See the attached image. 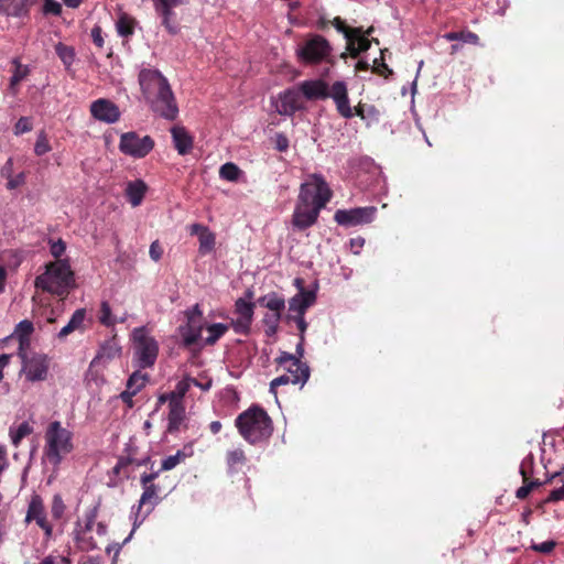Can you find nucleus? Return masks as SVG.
Here are the masks:
<instances>
[{"mask_svg": "<svg viewBox=\"0 0 564 564\" xmlns=\"http://www.w3.org/2000/svg\"><path fill=\"white\" fill-rule=\"evenodd\" d=\"M141 91L154 112L166 120H175L178 107L167 79L158 69L143 68L139 73Z\"/></svg>", "mask_w": 564, "mask_h": 564, "instance_id": "obj_1", "label": "nucleus"}, {"mask_svg": "<svg viewBox=\"0 0 564 564\" xmlns=\"http://www.w3.org/2000/svg\"><path fill=\"white\" fill-rule=\"evenodd\" d=\"M235 424L240 435L252 445L269 440L273 432L271 417L259 405H251L241 412L236 417Z\"/></svg>", "mask_w": 564, "mask_h": 564, "instance_id": "obj_2", "label": "nucleus"}, {"mask_svg": "<svg viewBox=\"0 0 564 564\" xmlns=\"http://www.w3.org/2000/svg\"><path fill=\"white\" fill-rule=\"evenodd\" d=\"M300 91L308 100L326 99L330 97L336 105L338 113L343 118H352L347 86L344 82H335L329 89L328 85L322 79L304 80L300 84Z\"/></svg>", "mask_w": 564, "mask_h": 564, "instance_id": "obj_3", "label": "nucleus"}, {"mask_svg": "<svg viewBox=\"0 0 564 564\" xmlns=\"http://www.w3.org/2000/svg\"><path fill=\"white\" fill-rule=\"evenodd\" d=\"M74 284V273L66 261L51 262L46 271L35 278L34 285L43 292L65 299Z\"/></svg>", "mask_w": 564, "mask_h": 564, "instance_id": "obj_4", "label": "nucleus"}, {"mask_svg": "<svg viewBox=\"0 0 564 564\" xmlns=\"http://www.w3.org/2000/svg\"><path fill=\"white\" fill-rule=\"evenodd\" d=\"M44 453L51 465L58 467L64 457L74 449L73 433L63 427L59 421H53L45 431Z\"/></svg>", "mask_w": 564, "mask_h": 564, "instance_id": "obj_5", "label": "nucleus"}, {"mask_svg": "<svg viewBox=\"0 0 564 564\" xmlns=\"http://www.w3.org/2000/svg\"><path fill=\"white\" fill-rule=\"evenodd\" d=\"M275 362L279 366H289L284 367L286 373L281 375L271 381L270 391L274 394H276V387L293 383L300 384L302 388L310 378V367L305 362L299 360L295 355L282 351L275 359Z\"/></svg>", "mask_w": 564, "mask_h": 564, "instance_id": "obj_6", "label": "nucleus"}, {"mask_svg": "<svg viewBox=\"0 0 564 564\" xmlns=\"http://www.w3.org/2000/svg\"><path fill=\"white\" fill-rule=\"evenodd\" d=\"M332 197V191L321 174H312L310 180L301 185L299 202L322 209Z\"/></svg>", "mask_w": 564, "mask_h": 564, "instance_id": "obj_7", "label": "nucleus"}, {"mask_svg": "<svg viewBox=\"0 0 564 564\" xmlns=\"http://www.w3.org/2000/svg\"><path fill=\"white\" fill-rule=\"evenodd\" d=\"M160 476V470H151L150 473H143L140 476V485L143 489L139 500L137 518L142 513L143 508L145 511L142 514V520L152 512L154 507L160 502L161 487L155 484V479Z\"/></svg>", "mask_w": 564, "mask_h": 564, "instance_id": "obj_8", "label": "nucleus"}, {"mask_svg": "<svg viewBox=\"0 0 564 564\" xmlns=\"http://www.w3.org/2000/svg\"><path fill=\"white\" fill-rule=\"evenodd\" d=\"M332 46L322 35L314 34L310 36L296 50L297 57L305 64H319L326 61L330 55Z\"/></svg>", "mask_w": 564, "mask_h": 564, "instance_id": "obj_9", "label": "nucleus"}, {"mask_svg": "<svg viewBox=\"0 0 564 564\" xmlns=\"http://www.w3.org/2000/svg\"><path fill=\"white\" fill-rule=\"evenodd\" d=\"M134 350L138 358L140 368L152 367L158 358L159 345L158 341L148 336L143 328H138L133 333Z\"/></svg>", "mask_w": 564, "mask_h": 564, "instance_id": "obj_10", "label": "nucleus"}, {"mask_svg": "<svg viewBox=\"0 0 564 564\" xmlns=\"http://www.w3.org/2000/svg\"><path fill=\"white\" fill-rule=\"evenodd\" d=\"M154 144L150 135L140 137L137 132L129 131L121 134L119 150L126 155L142 159L153 150Z\"/></svg>", "mask_w": 564, "mask_h": 564, "instance_id": "obj_11", "label": "nucleus"}, {"mask_svg": "<svg viewBox=\"0 0 564 564\" xmlns=\"http://www.w3.org/2000/svg\"><path fill=\"white\" fill-rule=\"evenodd\" d=\"M22 371L25 379L31 382L44 381L47 379L50 358L45 354L31 352V356L23 357Z\"/></svg>", "mask_w": 564, "mask_h": 564, "instance_id": "obj_12", "label": "nucleus"}, {"mask_svg": "<svg viewBox=\"0 0 564 564\" xmlns=\"http://www.w3.org/2000/svg\"><path fill=\"white\" fill-rule=\"evenodd\" d=\"M377 213V208L373 206L357 207L352 209H338L334 219L338 225L341 226H357L362 224H369L373 220Z\"/></svg>", "mask_w": 564, "mask_h": 564, "instance_id": "obj_13", "label": "nucleus"}, {"mask_svg": "<svg viewBox=\"0 0 564 564\" xmlns=\"http://www.w3.org/2000/svg\"><path fill=\"white\" fill-rule=\"evenodd\" d=\"M32 521H35L36 524L44 531L46 539L52 538L53 527L47 520L43 499L39 495H33L28 506L24 522L29 524Z\"/></svg>", "mask_w": 564, "mask_h": 564, "instance_id": "obj_14", "label": "nucleus"}, {"mask_svg": "<svg viewBox=\"0 0 564 564\" xmlns=\"http://www.w3.org/2000/svg\"><path fill=\"white\" fill-rule=\"evenodd\" d=\"M254 306V303L247 302L245 299L236 300L235 314H237L238 317L232 319L230 325L237 334L248 335L250 333Z\"/></svg>", "mask_w": 564, "mask_h": 564, "instance_id": "obj_15", "label": "nucleus"}, {"mask_svg": "<svg viewBox=\"0 0 564 564\" xmlns=\"http://www.w3.org/2000/svg\"><path fill=\"white\" fill-rule=\"evenodd\" d=\"M91 116L101 122L115 123L119 121L121 112L119 107L111 100L99 98L90 105Z\"/></svg>", "mask_w": 564, "mask_h": 564, "instance_id": "obj_16", "label": "nucleus"}, {"mask_svg": "<svg viewBox=\"0 0 564 564\" xmlns=\"http://www.w3.org/2000/svg\"><path fill=\"white\" fill-rule=\"evenodd\" d=\"M303 108L301 91L295 88H289L279 95L276 111L283 116H293Z\"/></svg>", "mask_w": 564, "mask_h": 564, "instance_id": "obj_17", "label": "nucleus"}, {"mask_svg": "<svg viewBox=\"0 0 564 564\" xmlns=\"http://www.w3.org/2000/svg\"><path fill=\"white\" fill-rule=\"evenodd\" d=\"M319 212V209L313 208V206L297 202L293 213L292 224L299 230H305L317 221Z\"/></svg>", "mask_w": 564, "mask_h": 564, "instance_id": "obj_18", "label": "nucleus"}, {"mask_svg": "<svg viewBox=\"0 0 564 564\" xmlns=\"http://www.w3.org/2000/svg\"><path fill=\"white\" fill-rule=\"evenodd\" d=\"M315 301L316 293L301 286L300 292L289 301V310L295 313L294 316H301L305 314L306 310L312 306Z\"/></svg>", "mask_w": 564, "mask_h": 564, "instance_id": "obj_19", "label": "nucleus"}, {"mask_svg": "<svg viewBox=\"0 0 564 564\" xmlns=\"http://www.w3.org/2000/svg\"><path fill=\"white\" fill-rule=\"evenodd\" d=\"M189 234L198 236L199 253L207 254L214 250L216 237L207 226L202 224H192L189 226Z\"/></svg>", "mask_w": 564, "mask_h": 564, "instance_id": "obj_20", "label": "nucleus"}, {"mask_svg": "<svg viewBox=\"0 0 564 564\" xmlns=\"http://www.w3.org/2000/svg\"><path fill=\"white\" fill-rule=\"evenodd\" d=\"M174 148L180 155H185L193 149L194 140L193 137L187 132L184 127L174 126L171 129Z\"/></svg>", "mask_w": 564, "mask_h": 564, "instance_id": "obj_21", "label": "nucleus"}, {"mask_svg": "<svg viewBox=\"0 0 564 564\" xmlns=\"http://www.w3.org/2000/svg\"><path fill=\"white\" fill-rule=\"evenodd\" d=\"M204 324L202 321H196L195 317H189L185 327L181 328L183 345L186 348L197 344L200 338Z\"/></svg>", "mask_w": 564, "mask_h": 564, "instance_id": "obj_22", "label": "nucleus"}, {"mask_svg": "<svg viewBox=\"0 0 564 564\" xmlns=\"http://www.w3.org/2000/svg\"><path fill=\"white\" fill-rule=\"evenodd\" d=\"M121 354V347L116 339V337H112L108 340H106L104 344L100 345V348L91 361V365L98 364L100 361H109L117 357H119Z\"/></svg>", "mask_w": 564, "mask_h": 564, "instance_id": "obj_23", "label": "nucleus"}, {"mask_svg": "<svg viewBox=\"0 0 564 564\" xmlns=\"http://www.w3.org/2000/svg\"><path fill=\"white\" fill-rule=\"evenodd\" d=\"M148 191L147 184L142 180L131 181L127 184L126 196L128 202L133 206H139Z\"/></svg>", "mask_w": 564, "mask_h": 564, "instance_id": "obj_24", "label": "nucleus"}, {"mask_svg": "<svg viewBox=\"0 0 564 564\" xmlns=\"http://www.w3.org/2000/svg\"><path fill=\"white\" fill-rule=\"evenodd\" d=\"M169 409L167 431L170 433H175L180 430V426L185 419V406L183 402L171 401Z\"/></svg>", "mask_w": 564, "mask_h": 564, "instance_id": "obj_25", "label": "nucleus"}, {"mask_svg": "<svg viewBox=\"0 0 564 564\" xmlns=\"http://www.w3.org/2000/svg\"><path fill=\"white\" fill-rule=\"evenodd\" d=\"M257 303L260 306L265 307L269 311H271L272 314L282 315V312L285 308L284 299L275 292H271V293H268V294L259 297Z\"/></svg>", "mask_w": 564, "mask_h": 564, "instance_id": "obj_26", "label": "nucleus"}, {"mask_svg": "<svg viewBox=\"0 0 564 564\" xmlns=\"http://www.w3.org/2000/svg\"><path fill=\"white\" fill-rule=\"evenodd\" d=\"M86 317V311L84 308L76 310L72 315L68 323L59 330L57 337L59 339L66 338L69 334L77 329H84V321Z\"/></svg>", "mask_w": 564, "mask_h": 564, "instance_id": "obj_27", "label": "nucleus"}, {"mask_svg": "<svg viewBox=\"0 0 564 564\" xmlns=\"http://www.w3.org/2000/svg\"><path fill=\"white\" fill-rule=\"evenodd\" d=\"M248 462L247 455L241 447L229 449L226 453V464L231 473L239 471Z\"/></svg>", "mask_w": 564, "mask_h": 564, "instance_id": "obj_28", "label": "nucleus"}, {"mask_svg": "<svg viewBox=\"0 0 564 564\" xmlns=\"http://www.w3.org/2000/svg\"><path fill=\"white\" fill-rule=\"evenodd\" d=\"M229 329V325L223 323L210 324L206 327L208 336L204 339L207 346L215 345Z\"/></svg>", "mask_w": 564, "mask_h": 564, "instance_id": "obj_29", "label": "nucleus"}, {"mask_svg": "<svg viewBox=\"0 0 564 564\" xmlns=\"http://www.w3.org/2000/svg\"><path fill=\"white\" fill-rule=\"evenodd\" d=\"M162 18V24L170 34H176L180 30L173 9H155Z\"/></svg>", "mask_w": 564, "mask_h": 564, "instance_id": "obj_30", "label": "nucleus"}, {"mask_svg": "<svg viewBox=\"0 0 564 564\" xmlns=\"http://www.w3.org/2000/svg\"><path fill=\"white\" fill-rule=\"evenodd\" d=\"M446 41H463L465 43H470L477 45L479 43V36L471 31H460V32H447L443 35Z\"/></svg>", "mask_w": 564, "mask_h": 564, "instance_id": "obj_31", "label": "nucleus"}, {"mask_svg": "<svg viewBox=\"0 0 564 564\" xmlns=\"http://www.w3.org/2000/svg\"><path fill=\"white\" fill-rule=\"evenodd\" d=\"M528 465L529 467H531L532 459L529 463L527 460H523L520 466V474L522 476L523 485L516 491V497L520 500L525 499L531 492V488L527 485V481L529 479Z\"/></svg>", "mask_w": 564, "mask_h": 564, "instance_id": "obj_32", "label": "nucleus"}, {"mask_svg": "<svg viewBox=\"0 0 564 564\" xmlns=\"http://www.w3.org/2000/svg\"><path fill=\"white\" fill-rule=\"evenodd\" d=\"M33 432V427L28 422H22L17 429L10 427V437L12 444L18 447L21 441Z\"/></svg>", "mask_w": 564, "mask_h": 564, "instance_id": "obj_33", "label": "nucleus"}, {"mask_svg": "<svg viewBox=\"0 0 564 564\" xmlns=\"http://www.w3.org/2000/svg\"><path fill=\"white\" fill-rule=\"evenodd\" d=\"M188 456L189 454L180 449L174 455L164 458L161 463V467L158 470H160V473L171 470L175 468L178 464L183 463Z\"/></svg>", "mask_w": 564, "mask_h": 564, "instance_id": "obj_34", "label": "nucleus"}, {"mask_svg": "<svg viewBox=\"0 0 564 564\" xmlns=\"http://www.w3.org/2000/svg\"><path fill=\"white\" fill-rule=\"evenodd\" d=\"M55 53L63 62L66 68H69L74 63L75 51L72 46L65 45L59 42L55 45Z\"/></svg>", "mask_w": 564, "mask_h": 564, "instance_id": "obj_35", "label": "nucleus"}, {"mask_svg": "<svg viewBox=\"0 0 564 564\" xmlns=\"http://www.w3.org/2000/svg\"><path fill=\"white\" fill-rule=\"evenodd\" d=\"M148 382V375L141 371H134L128 379L126 389L132 390L133 392H140Z\"/></svg>", "mask_w": 564, "mask_h": 564, "instance_id": "obj_36", "label": "nucleus"}, {"mask_svg": "<svg viewBox=\"0 0 564 564\" xmlns=\"http://www.w3.org/2000/svg\"><path fill=\"white\" fill-rule=\"evenodd\" d=\"M192 386V377L186 376L177 382L175 390L171 392V401L183 402V398L188 392Z\"/></svg>", "mask_w": 564, "mask_h": 564, "instance_id": "obj_37", "label": "nucleus"}, {"mask_svg": "<svg viewBox=\"0 0 564 564\" xmlns=\"http://www.w3.org/2000/svg\"><path fill=\"white\" fill-rule=\"evenodd\" d=\"M241 174L240 169L231 162H227L219 169V176L229 182H236Z\"/></svg>", "mask_w": 564, "mask_h": 564, "instance_id": "obj_38", "label": "nucleus"}, {"mask_svg": "<svg viewBox=\"0 0 564 564\" xmlns=\"http://www.w3.org/2000/svg\"><path fill=\"white\" fill-rule=\"evenodd\" d=\"M74 534L76 545L80 551L87 552L97 549V543L89 533L85 534V532H74Z\"/></svg>", "mask_w": 564, "mask_h": 564, "instance_id": "obj_39", "label": "nucleus"}, {"mask_svg": "<svg viewBox=\"0 0 564 564\" xmlns=\"http://www.w3.org/2000/svg\"><path fill=\"white\" fill-rule=\"evenodd\" d=\"M372 31V26H370L366 32H364L362 28H360L359 34H351V40L355 42L359 51L366 52L370 48L371 41L368 39V35H370Z\"/></svg>", "mask_w": 564, "mask_h": 564, "instance_id": "obj_40", "label": "nucleus"}, {"mask_svg": "<svg viewBox=\"0 0 564 564\" xmlns=\"http://www.w3.org/2000/svg\"><path fill=\"white\" fill-rule=\"evenodd\" d=\"M332 25L340 33H343L346 37V40H350L351 39V34H359L360 33V28H350L348 26L345 21L339 18V17H336L333 19V21H330Z\"/></svg>", "mask_w": 564, "mask_h": 564, "instance_id": "obj_41", "label": "nucleus"}, {"mask_svg": "<svg viewBox=\"0 0 564 564\" xmlns=\"http://www.w3.org/2000/svg\"><path fill=\"white\" fill-rule=\"evenodd\" d=\"M129 464H135L137 466H141V465L148 466L150 464L151 465V470H153V462L151 460L150 456H147L145 458L140 459V460L132 459V458H129V457L120 458L119 462L117 463V465L113 467V471L116 474H119L120 470L122 468L127 467Z\"/></svg>", "mask_w": 564, "mask_h": 564, "instance_id": "obj_42", "label": "nucleus"}, {"mask_svg": "<svg viewBox=\"0 0 564 564\" xmlns=\"http://www.w3.org/2000/svg\"><path fill=\"white\" fill-rule=\"evenodd\" d=\"M282 315L279 314H267L263 317V323L265 326V335L271 337L274 336L279 328V323Z\"/></svg>", "mask_w": 564, "mask_h": 564, "instance_id": "obj_43", "label": "nucleus"}, {"mask_svg": "<svg viewBox=\"0 0 564 564\" xmlns=\"http://www.w3.org/2000/svg\"><path fill=\"white\" fill-rule=\"evenodd\" d=\"M133 20L128 15H121L117 22V31L121 36L128 37L133 34Z\"/></svg>", "mask_w": 564, "mask_h": 564, "instance_id": "obj_44", "label": "nucleus"}, {"mask_svg": "<svg viewBox=\"0 0 564 564\" xmlns=\"http://www.w3.org/2000/svg\"><path fill=\"white\" fill-rule=\"evenodd\" d=\"M66 506L59 494H55L51 503V514L54 519L59 520L64 516Z\"/></svg>", "mask_w": 564, "mask_h": 564, "instance_id": "obj_45", "label": "nucleus"}, {"mask_svg": "<svg viewBox=\"0 0 564 564\" xmlns=\"http://www.w3.org/2000/svg\"><path fill=\"white\" fill-rule=\"evenodd\" d=\"M52 150L47 135L44 131H40L35 145H34V152L36 155L41 156L45 153L50 152Z\"/></svg>", "mask_w": 564, "mask_h": 564, "instance_id": "obj_46", "label": "nucleus"}, {"mask_svg": "<svg viewBox=\"0 0 564 564\" xmlns=\"http://www.w3.org/2000/svg\"><path fill=\"white\" fill-rule=\"evenodd\" d=\"M33 330H34L33 323L29 319H23L17 325L15 334H17L18 338H24V343H25L26 338H30Z\"/></svg>", "mask_w": 564, "mask_h": 564, "instance_id": "obj_47", "label": "nucleus"}, {"mask_svg": "<svg viewBox=\"0 0 564 564\" xmlns=\"http://www.w3.org/2000/svg\"><path fill=\"white\" fill-rule=\"evenodd\" d=\"M99 322L105 326H112L115 324V319L111 314V307L106 301H104L100 305Z\"/></svg>", "mask_w": 564, "mask_h": 564, "instance_id": "obj_48", "label": "nucleus"}, {"mask_svg": "<svg viewBox=\"0 0 564 564\" xmlns=\"http://www.w3.org/2000/svg\"><path fill=\"white\" fill-rule=\"evenodd\" d=\"M29 74V69L25 66H22L21 64H17L15 70L10 79V87L11 89H14V87L23 80Z\"/></svg>", "mask_w": 564, "mask_h": 564, "instance_id": "obj_49", "label": "nucleus"}, {"mask_svg": "<svg viewBox=\"0 0 564 564\" xmlns=\"http://www.w3.org/2000/svg\"><path fill=\"white\" fill-rule=\"evenodd\" d=\"M372 72L378 74V75H381L383 77H388L389 75L392 74V70L388 67V65L384 63V59L383 57L381 56L380 59L378 58H375L373 61V66H372Z\"/></svg>", "mask_w": 564, "mask_h": 564, "instance_id": "obj_50", "label": "nucleus"}, {"mask_svg": "<svg viewBox=\"0 0 564 564\" xmlns=\"http://www.w3.org/2000/svg\"><path fill=\"white\" fill-rule=\"evenodd\" d=\"M43 12L45 14L61 15L62 6L56 0H44Z\"/></svg>", "mask_w": 564, "mask_h": 564, "instance_id": "obj_51", "label": "nucleus"}, {"mask_svg": "<svg viewBox=\"0 0 564 564\" xmlns=\"http://www.w3.org/2000/svg\"><path fill=\"white\" fill-rule=\"evenodd\" d=\"M31 130H32V123L28 117H21L14 126V133L17 135L23 134Z\"/></svg>", "mask_w": 564, "mask_h": 564, "instance_id": "obj_52", "label": "nucleus"}, {"mask_svg": "<svg viewBox=\"0 0 564 564\" xmlns=\"http://www.w3.org/2000/svg\"><path fill=\"white\" fill-rule=\"evenodd\" d=\"M25 178H26V175L24 172H21L15 176H13V175L10 176L8 178L7 188L12 191V189L20 187L21 185H23L25 183Z\"/></svg>", "mask_w": 564, "mask_h": 564, "instance_id": "obj_53", "label": "nucleus"}, {"mask_svg": "<svg viewBox=\"0 0 564 564\" xmlns=\"http://www.w3.org/2000/svg\"><path fill=\"white\" fill-rule=\"evenodd\" d=\"M555 546H556L555 541L549 540V541H545L540 544H533L531 547L536 552H540L543 554H549L554 550Z\"/></svg>", "mask_w": 564, "mask_h": 564, "instance_id": "obj_54", "label": "nucleus"}, {"mask_svg": "<svg viewBox=\"0 0 564 564\" xmlns=\"http://www.w3.org/2000/svg\"><path fill=\"white\" fill-rule=\"evenodd\" d=\"M564 499V485L557 489H554L550 492V495L544 499L542 505L557 502Z\"/></svg>", "mask_w": 564, "mask_h": 564, "instance_id": "obj_55", "label": "nucleus"}, {"mask_svg": "<svg viewBox=\"0 0 564 564\" xmlns=\"http://www.w3.org/2000/svg\"><path fill=\"white\" fill-rule=\"evenodd\" d=\"M40 564H72V561L68 557L62 555H48L44 557Z\"/></svg>", "mask_w": 564, "mask_h": 564, "instance_id": "obj_56", "label": "nucleus"}, {"mask_svg": "<svg viewBox=\"0 0 564 564\" xmlns=\"http://www.w3.org/2000/svg\"><path fill=\"white\" fill-rule=\"evenodd\" d=\"M95 527V516L90 514L86 519V523L84 527H80V523H76V529L74 532H85V534H88L90 531H93Z\"/></svg>", "mask_w": 564, "mask_h": 564, "instance_id": "obj_57", "label": "nucleus"}, {"mask_svg": "<svg viewBox=\"0 0 564 564\" xmlns=\"http://www.w3.org/2000/svg\"><path fill=\"white\" fill-rule=\"evenodd\" d=\"M66 245L62 239L51 245V253L54 258L58 259L65 252Z\"/></svg>", "mask_w": 564, "mask_h": 564, "instance_id": "obj_58", "label": "nucleus"}, {"mask_svg": "<svg viewBox=\"0 0 564 564\" xmlns=\"http://www.w3.org/2000/svg\"><path fill=\"white\" fill-rule=\"evenodd\" d=\"M184 0H154L155 9H173L183 3Z\"/></svg>", "mask_w": 564, "mask_h": 564, "instance_id": "obj_59", "label": "nucleus"}, {"mask_svg": "<svg viewBox=\"0 0 564 564\" xmlns=\"http://www.w3.org/2000/svg\"><path fill=\"white\" fill-rule=\"evenodd\" d=\"M19 339V349L18 355L23 360V357L31 356V352H29V348L31 345L30 338H26V341L24 343V338H18Z\"/></svg>", "mask_w": 564, "mask_h": 564, "instance_id": "obj_60", "label": "nucleus"}, {"mask_svg": "<svg viewBox=\"0 0 564 564\" xmlns=\"http://www.w3.org/2000/svg\"><path fill=\"white\" fill-rule=\"evenodd\" d=\"M91 39H93V42L96 46L98 47H102L104 46V37H102V31H101V28L99 25H95L93 29H91Z\"/></svg>", "mask_w": 564, "mask_h": 564, "instance_id": "obj_61", "label": "nucleus"}, {"mask_svg": "<svg viewBox=\"0 0 564 564\" xmlns=\"http://www.w3.org/2000/svg\"><path fill=\"white\" fill-rule=\"evenodd\" d=\"M149 254L152 260L159 261L163 254V249L159 241H153L150 246Z\"/></svg>", "mask_w": 564, "mask_h": 564, "instance_id": "obj_62", "label": "nucleus"}, {"mask_svg": "<svg viewBox=\"0 0 564 564\" xmlns=\"http://www.w3.org/2000/svg\"><path fill=\"white\" fill-rule=\"evenodd\" d=\"M137 393L133 392L132 390H128L126 389L124 391H122L119 395V398L121 399V401L129 408V409H132L133 405H134V402H133V397Z\"/></svg>", "mask_w": 564, "mask_h": 564, "instance_id": "obj_63", "label": "nucleus"}, {"mask_svg": "<svg viewBox=\"0 0 564 564\" xmlns=\"http://www.w3.org/2000/svg\"><path fill=\"white\" fill-rule=\"evenodd\" d=\"M275 148L280 152H284V151L288 150V148H289V140H288V138L284 134H282V133L276 134Z\"/></svg>", "mask_w": 564, "mask_h": 564, "instance_id": "obj_64", "label": "nucleus"}]
</instances>
